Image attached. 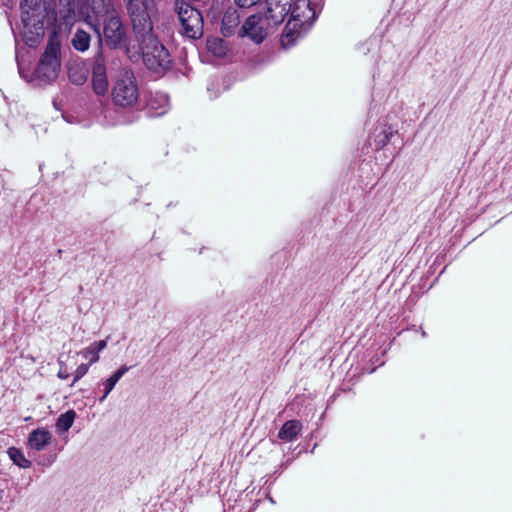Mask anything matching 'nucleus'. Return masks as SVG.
<instances>
[{
	"instance_id": "f257e3e1",
	"label": "nucleus",
	"mask_w": 512,
	"mask_h": 512,
	"mask_svg": "<svg viewBox=\"0 0 512 512\" xmlns=\"http://www.w3.org/2000/svg\"><path fill=\"white\" fill-rule=\"evenodd\" d=\"M111 98L116 106L133 107L139 98V89L134 73L129 68H123L116 76Z\"/></svg>"
},
{
	"instance_id": "f03ea898",
	"label": "nucleus",
	"mask_w": 512,
	"mask_h": 512,
	"mask_svg": "<svg viewBox=\"0 0 512 512\" xmlns=\"http://www.w3.org/2000/svg\"><path fill=\"white\" fill-rule=\"evenodd\" d=\"M60 50L61 44L56 35L49 37L39 64L35 70L37 78L46 83L56 80L60 71Z\"/></svg>"
},
{
	"instance_id": "7ed1b4c3",
	"label": "nucleus",
	"mask_w": 512,
	"mask_h": 512,
	"mask_svg": "<svg viewBox=\"0 0 512 512\" xmlns=\"http://www.w3.org/2000/svg\"><path fill=\"white\" fill-rule=\"evenodd\" d=\"M174 11L178 16L183 33L191 39H199L203 35V17L199 10L185 0L174 1Z\"/></svg>"
},
{
	"instance_id": "20e7f679",
	"label": "nucleus",
	"mask_w": 512,
	"mask_h": 512,
	"mask_svg": "<svg viewBox=\"0 0 512 512\" xmlns=\"http://www.w3.org/2000/svg\"><path fill=\"white\" fill-rule=\"evenodd\" d=\"M143 41L142 57L145 66L154 72L168 69L171 61L167 49L152 35H148Z\"/></svg>"
},
{
	"instance_id": "39448f33",
	"label": "nucleus",
	"mask_w": 512,
	"mask_h": 512,
	"mask_svg": "<svg viewBox=\"0 0 512 512\" xmlns=\"http://www.w3.org/2000/svg\"><path fill=\"white\" fill-rule=\"evenodd\" d=\"M270 26H275L272 23V18L269 12L265 14H255L249 16L241 27V36H248L255 43H261L268 35Z\"/></svg>"
},
{
	"instance_id": "423d86ee",
	"label": "nucleus",
	"mask_w": 512,
	"mask_h": 512,
	"mask_svg": "<svg viewBox=\"0 0 512 512\" xmlns=\"http://www.w3.org/2000/svg\"><path fill=\"white\" fill-rule=\"evenodd\" d=\"M127 9L129 11L132 26L135 32L145 36L151 35L152 23L147 10L140 6L138 0H127Z\"/></svg>"
},
{
	"instance_id": "0eeeda50",
	"label": "nucleus",
	"mask_w": 512,
	"mask_h": 512,
	"mask_svg": "<svg viewBox=\"0 0 512 512\" xmlns=\"http://www.w3.org/2000/svg\"><path fill=\"white\" fill-rule=\"evenodd\" d=\"M92 87L95 94L104 96L108 91V79L103 53L98 52L93 60L92 66Z\"/></svg>"
},
{
	"instance_id": "6e6552de",
	"label": "nucleus",
	"mask_w": 512,
	"mask_h": 512,
	"mask_svg": "<svg viewBox=\"0 0 512 512\" xmlns=\"http://www.w3.org/2000/svg\"><path fill=\"white\" fill-rule=\"evenodd\" d=\"M124 35L125 31L120 18L110 17L104 27L107 45L116 48L122 42Z\"/></svg>"
},
{
	"instance_id": "1a4fd4ad",
	"label": "nucleus",
	"mask_w": 512,
	"mask_h": 512,
	"mask_svg": "<svg viewBox=\"0 0 512 512\" xmlns=\"http://www.w3.org/2000/svg\"><path fill=\"white\" fill-rule=\"evenodd\" d=\"M291 2L292 0H266L267 11L274 25L284 21L291 10Z\"/></svg>"
},
{
	"instance_id": "9d476101",
	"label": "nucleus",
	"mask_w": 512,
	"mask_h": 512,
	"mask_svg": "<svg viewBox=\"0 0 512 512\" xmlns=\"http://www.w3.org/2000/svg\"><path fill=\"white\" fill-rule=\"evenodd\" d=\"M67 74L68 79L72 84L81 86L86 83L89 70L83 61L73 60L67 64Z\"/></svg>"
},
{
	"instance_id": "9b49d317",
	"label": "nucleus",
	"mask_w": 512,
	"mask_h": 512,
	"mask_svg": "<svg viewBox=\"0 0 512 512\" xmlns=\"http://www.w3.org/2000/svg\"><path fill=\"white\" fill-rule=\"evenodd\" d=\"M301 22L289 20L284 28L281 36V45L285 48L291 47L295 44L300 36L299 29L302 27Z\"/></svg>"
},
{
	"instance_id": "f8f14e48",
	"label": "nucleus",
	"mask_w": 512,
	"mask_h": 512,
	"mask_svg": "<svg viewBox=\"0 0 512 512\" xmlns=\"http://www.w3.org/2000/svg\"><path fill=\"white\" fill-rule=\"evenodd\" d=\"M309 0H296L293 4L291 3V19L293 21L301 22L304 24V19L308 18L311 9L309 8Z\"/></svg>"
},
{
	"instance_id": "ddd939ff",
	"label": "nucleus",
	"mask_w": 512,
	"mask_h": 512,
	"mask_svg": "<svg viewBox=\"0 0 512 512\" xmlns=\"http://www.w3.org/2000/svg\"><path fill=\"white\" fill-rule=\"evenodd\" d=\"M51 440V434L44 429H36L29 435V445L31 448L36 450H42L49 444Z\"/></svg>"
},
{
	"instance_id": "4468645a",
	"label": "nucleus",
	"mask_w": 512,
	"mask_h": 512,
	"mask_svg": "<svg viewBox=\"0 0 512 512\" xmlns=\"http://www.w3.org/2000/svg\"><path fill=\"white\" fill-rule=\"evenodd\" d=\"M240 23V16L236 10H227L222 18L221 30L223 35L229 36Z\"/></svg>"
},
{
	"instance_id": "2eb2a0df",
	"label": "nucleus",
	"mask_w": 512,
	"mask_h": 512,
	"mask_svg": "<svg viewBox=\"0 0 512 512\" xmlns=\"http://www.w3.org/2000/svg\"><path fill=\"white\" fill-rule=\"evenodd\" d=\"M302 425L297 420L287 421L278 433V437L285 441L293 440L301 431Z\"/></svg>"
},
{
	"instance_id": "dca6fc26",
	"label": "nucleus",
	"mask_w": 512,
	"mask_h": 512,
	"mask_svg": "<svg viewBox=\"0 0 512 512\" xmlns=\"http://www.w3.org/2000/svg\"><path fill=\"white\" fill-rule=\"evenodd\" d=\"M90 41V35L86 31L78 29L72 37L71 44L75 50L85 52L89 49Z\"/></svg>"
},
{
	"instance_id": "f3484780",
	"label": "nucleus",
	"mask_w": 512,
	"mask_h": 512,
	"mask_svg": "<svg viewBox=\"0 0 512 512\" xmlns=\"http://www.w3.org/2000/svg\"><path fill=\"white\" fill-rule=\"evenodd\" d=\"M76 413L74 410H69L64 414H61L57 419L56 427L59 431L66 432L72 426Z\"/></svg>"
},
{
	"instance_id": "a211bd4d",
	"label": "nucleus",
	"mask_w": 512,
	"mask_h": 512,
	"mask_svg": "<svg viewBox=\"0 0 512 512\" xmlns=\"http://www.w3.org/2000/svg\"><path fill=\"white\" fill-rule=\"evenodd\" d=\"M7 453L14 464L22 468L30 467L31 462L24 457L23 453L19 449L10 447Z\"/></svg>"
},
{
	"instance_id": "6ab92c4d",
	"label": "nucleus",
	"mask_w": 512,
	"mask_h": 512,
	"mask_svg": "<svg viewBox=\"0 0 512 512\" xmlns=\"http://www.w3.org/2000/svg\"><path fill=\"white\" fill-rule=\"evenodd\" d=\"M106 345H107L106 340H101V341H98V342H94L87 349L83 350L82 354H83V356L85 358H87L88 356L86 354L87 353H92L93 356L90 358V363H94V362L98 361V359H99L98 353L100 351H102L104 348H106Z\"/></svg>"
},
{
	"instance_id": "aec40b11",
	"label": "nucleus",
	"mask_w": 512,
	"mask_h": 512,
	"mask_svg": "<svg viewBox=\"0 0 512 512\" xmlns=\"http://www.w3.org/2000/svg\"><path fill=\"white\" fill-rule=\"evenodd\" d=\"M128 370L129 368L126 366L120 367L107 379L106 384H117V382Z\"/></svg>"
},
{
	"instance_id": "412c9836",
	"label": "nucleus",
	"mask_w": 512,
	"mask_h": 512,
	"mask_svg": "<svg viewBox=\"0 0 512 512\" xmlns=\"http://www.w3.org/2000/svg\"><path fill=\"white\" fill-rule=\"evenodd\" d=\"M88 371V365L87 364H80L76 371L73 378V383L77 382L83 375H85Z\"/></svg>"
},
{
	"instance_id": "4be33fe9",
	"label": "nucleus",
	"mask_w": 512,
	"mask_h": 512,
	"mask_svg": "<svg viewBox=\"0 0 512 512\" xmlns=\"http://www.w3.org/2000/svg\"><path fill=\"white\" fill-rule=\"evenodd\" d=\"M259 1L260 0H235L236 4L240 7H251Z\"/></svg>"
},
{
	"instance_id": "5701e85b",
	"label": "nucleus",
	"mask_w": 512,
	"mask_h": 512,
	"mask_svg": "<svg viewBox=\"0 0 512 512\" xmlns=\"http://www.w3.org/2000/svg\"><path fill=\"white\" fill-rule=\"evenodd\" d=\"M214 45L222 46V40H215V41L209 43V49L211 51H213L214 53H217V50L214 49Z\"/></svg>"
},
{
	"instance_id": "b1692460",
	"label": "nucleus",
	"mask_w": 512,
	"mask_h": 512,
	"mask_svg": "<svg viewBox=\"0 0 512 512\" xmlns=\"http://www.w3.org/2000/svg\"><path fill=\"white\" fill-rule=\"evenodd\" d=\"M111 388H113V386H109V388L105 390L103 396L100 399L101 401L109 394Z\"/></svg>"
},
{
	"instance_id": "393cba45",
	"label": "nucleus",
	"mask_w": 512,
	"mask_h": 512,
	"mask_svg": "<svg viewBox=\"0 0 512 512\" xmlns=\"http://www.w3.org/2000/svg\"><path fill=\"white\" fill-rule=\"evenodd\" d=\"M59 377H60L61 379H67V378H68V375H67V374H64L63 370L61 369V370L59 371Z\"/></svg>"
},
{
	"instance_id": "a878e982",
	"label": "nucleus",
	"mask_w": 512,
	"mask_h": 512,
	"mask_svg": "<svg viewBox=\"0 0 512 512\" xmlns=\"http://www.w3.org/2000/svg\"><path fill=\"white\" fill-rule=\"evenodd\" d=\"M389 141L388 135H384V139L382 140V145H385Z\"/></svg>"
},
{
	"instance_id": "bb28decb",
	"label": "nucleus",
	"mask_w": 512,
	"mask_h": 512,
	"mask_svg": "<svg viewBox=\"0 0 512 512\" xmlns=\"http://www.w3.org/2000/svg\"><path fill=\"white\" fill-rule=\"evenodd\" d=\"M86 355L88 356L86 359H88L90 361V358L93 356V354L92 353H87Z\"/></svg>"
}]
</instances>
